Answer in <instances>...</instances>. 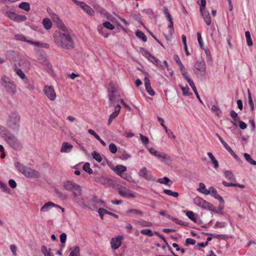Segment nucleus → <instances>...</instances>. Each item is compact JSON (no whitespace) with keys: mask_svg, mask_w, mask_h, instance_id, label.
I'll use <instances>...</instances> for the list:
<instances>
[{"mask_svg":"<svg viewBox=\"0 0 256 256\" xmlns=\"http://www.w3.org/2000/svg\"><path fill=\"white\" fill-rule=\"evenodd\" d=\"M54 41L57 46L66 50H70L74 47V40L68 28L56 31L53 35Z\"/></svg>","mask_w":256,"mask_h":256,"instance_id":"obj_1","label":"nucleus"},{"mask_svg":"<svg viewBox=\"0 0 256 256\" xmlns=\"http://www.w3.org/2000/svg\"><path fill=\"white\" fill-rule=\"evenodd\" d=\"M62 187L64 190L72 193L74 198L78 201V196L82 194V190L78 184L70 180L63 182Z\"/></svg>","mask_w":256,"mask_h":256,"instance_id":"obj_2","label":"nucleus"},{"mask_svg":"<svg viewBox=\"0 0 256 256\" xmlns=\"http://www.w3.org/2000/svg\"><path fill=\"white\" fill-rule=\"evenodd\" d=\"M20 116L18 112L14 111L8 115L7 120L8 126L14 130H18L20 124Z\"/></svg>","mask_w":256,"mask_h":256,"instance_id":"obj_3","label":"nucleus"},{"mask_svg":"<svg viewBox=\"0 0 256 256\" xmlns=\"http://www.w3.org/2000/svg\"><path fill=\"white\" fill-rule=\"evenodd\" d=\"M1 84L7 94L14 95L16 93V85L8 77L2 76L1 78Z\"/></svg>","mask_w":256,"mask_h":256,"instance_id":"obj_4","label":"nucleus"},{"mask_svg":"<svg viewBox=\"0 0 256 256\" xmlns=\"http://www.w3.org/2000/svg\"><path fill=\"white\" fill-rule=\"evenodd\" d=\"M4 137L6 142L12 148L20 150L22 148L20 142L13 134L6 132L4 134Z\"/></svg>","mask_w":256,"mask_h":256,"instance_id":"obj_5","label":"nucleus"},{"mask_svg":"<svg viewBox=\"0 0 256 256\" xmlns=\"http://www.w3.org/2000/svg\"><path fill=\"white\" fill-rule=\"evenodd\" d=\"M194 202L196 206L208 209L211 211H215L216 207L211 204L207 202L200 196H196L194 199Z\"/></svg>","mask_w":256,"mask_h":256,"instance_id":"obj_6","label":"nucleus"},{"mask_svg":"<svg viewBox=\"0 0 256 256\" xmlns=\"http://www.w3.org/2000/svg\"><path fill=\"white\" fill-rule=\"evenodd\" d=\"M5 15L11 20L16 22H24L26 20V16L24 15H19L11 11L6 12Z\"/></svg>","mask_w":256,"mask_h":256,"instance_id":"obj_7","label":"nucleus"},{"mask_svg":"<svg viewBox=\"0 0 256 256\" xmlns=\"http://www.w3.org/2000/svg\"><path fill=\"white\" fill-rule=\"evenodd\" d=\"M5 15L11 20L16 22H24L26 20V16L24 15H19L11 11L6 12Z\"/></svg>","mask_w":256,"mask_h":256,"instance_id":"obj_8","label":"nucleus"},{"mask_svg":"<svg viewBox=\"0 0 256 256\" xmlns=\"http://www.w3.org/2000/svg\"><path fill=\"white\" fill-rule=\"evenodd\" d=\"M194 67L196 69L202 72V74H198L197 72H194V74L198 76V78H199L200 76L202 77L205 76L206 66L205 62L204 60H198L194 65Z\"/></svg>","mask_w":256,"mask_h":256,"instance_id":"obj_9","label":"nucleus"},{"mask_svg":"<svg viewBox=\"0 0 256 256\" xmlns=\"http://www.w3.org/2000/svg\"><path fill=\"white\" fill-rule=\"evenodd\" d=\"M118 194L124 198H134L136 197L135 193L124 186H120L118 188Z\"/></svg>","mask_w":256,"mask_h":256,"instance_id":"obj_10","label":"nucleus"},{"mask_svg":"<svg viewBox=\"0 0 256 256\" xmlns=\"http://www.w3.org/2000/svg\"><path fill=\"white\" fill-rule=\"evenodd\" d=\"M202 194L206 195L210 194L212 197L218 200L220 203H224V199L221 196L217 194V191L214 187L210 186L208 190H204L202 192Z\"/></svg>","mask_w":256,"mask_h":256,"instance_id":"obj_11","label":"nucleus"},{"mask_svg":"<svg viewBox=\"0 0 256 256\" xmlns=\"http://www.w3.org/2000/svg\"><path fill=\"white\" fill-rule=\"evenodd\" d=\"M50 16L52 20L56 24L57 27L60 30H66V27L65 26L64 22L56 14L54 13H52L50 14Z\"/></svg>","mask_w":256,"mask_h":256,"instance_id":"obj_12","label":"nucleus"},{"mask_svg":"<svg viewBox=\"0 0 256 256\" xmlns=\"http://www.w3.org/2000/svg\"><path fill=\"white\" fill-rule=\"evenodd\" d=\"M95 181L106 187H110L112 184V180L110 178H105L103 176H96Z\"/></svg>","mask_w":256,"mask_h":256,"instance_id":"obj_13","label":"nucleus"},{"mask_svg":"<svg viewBox=\"0 0 256 256\" xmlns=\"http://www.w3.org/2000/svg\"><path fill=\"white\" fill-rule=\"evenodd\" d=\"M44 94L50 100H54L56 98V94L52 86H46L44 88Z\"/></svg>","mask_w":256,"mask_h":256,"instance_id":"obj_14","label":"nucleus"},{"mask_svg":"<svg viewBox=\"0 0 256 256\" xmlns=\"http://www.w3.org/2000/svg\"><path fill=\"white\" fill-rule=\"evenodd\" d=\"M122 236H118L116 238H112L110 240V246L112 249H118L122 244Z\"/></svg>","mask_w":256,"mask_h":256,"instance_id":"obj_15","label":"nucleus"},{"mask_svg":"<svg viewBox=\"0 0 256 256\" xmlns=\"http://www.w3.org/2000/svg\"><path fill=\"white\" fill-rule=\"evenodd\" d=\"M142 50L144 51V54L146 58H147L150 60L156 66L160 68H164L163 66L160 64V62L158 58L152 56L147 50H144V49Z\"/></svg>","mask_w":256,"mask_h":256,"instance_id":"obj_16","label":"nucleus"},{"mask_svg":"<svg viewBox=\"0 0 256 256\" xmlns=\"http://www.w3.org/2000/svg\"><path fill=\"white\" fill-rule=\"evenodd\" d=\"M156 157L161 162L167 164H170L172 163V160L170 156L164 152H159Z\"/></svg>","mask_w":256,"mask_h":256,"instance_id":"obj_17","label":"nucleus"},{"mask_svg":"<svg viewBox=\"0 0 256 256\" xmlns=\"http://www.w3.org/2000/svg\"><path fill=\"white\" fill-rule=\"evenodd\" d=\"M109 91V100L110 102V104L112 106L115 105V103L119 100V96L116 92L114 90H108Z\"/></svg>","mask_w":256,"mask_h":256,"instance_id":"obj_18","label":"nucleus"},{"mask_svg":"<svg viewBox=\"0 0 256 256\" xmlns=\"http://www.w3.org/2000/svg\"><path fill=\"white\" fill-rule=\"evenodd\" d=\"M140 176L148 180H152V177L151 174L148 172V170L146 167H144L138 172Z\"/></svg>","mask_w":256,"mask_h":256,"instance_id":"obj_19","label":"nucleus"},{"mask_svg":"<svg viewBox=\"0 0 256 256\" xmlns=\"http://www.w3.org/2000/svg\"><path fill=\"white\" fill-rule=\"evenodd\" d=\"M120 108L121 106H120V104L116 105L114 112H113L110 116L108 120V125H110L112 121L118 116Z\"/></svg>","mask_w":256,"mask_h":256,"instance_id":"obj_20","label":"nucleus"},{"mask_svg":"<svg viewBox=\"0 0 256 256\" xmlns=\"http://www.w3.org/2000/svg\"><path fill=\"white\" fill-rule=\"evenodd\" d=\"M144 82L146 92L150 95L154 96L155 94V92L151 87L149 78L148 77H145Z\"/></svg>","mask_w":256,"mask_h":256,"instance_id":"obj_21","label":"nucleus"},{"mask_svg":"<svg viewBox=\"0 0 256 256\" xmlns=\"http://www.w3.org/2000/svg\"><path fill=\"white\" fill-rule=\"evenodd\" d=\"M98 212L100 214V216L102 220L104 219V214H108V215H110L112 216H113L114 217L116 218H118V214H116L112 212H108L107 210H106L104 208H98Z\"/></svg>","mask_w":256,"mask_h":256,"instance_id":"obj_22","label":"nucleus"},{"mask_svg":"<svg viewBox=\"0 0 256 256\" xmlns=\"http://www.w3.org/2000/svg\"><path fill=\"white\" fill-rule=\"evenodd\" d=\"M79 6L88 14L92 16L94 15V10L84 2L79 3Z\"/></svg>","mask_w":256,"mask_h":256,"instance_id":"obj_23","label":"nucleus"},{"mask_svg":"<svg viewBox=\"0 0 256 256\" xmlns=\"http://www.w3.org/2000/svg\"><path fill=\"white\" fill-rule=\"evenodd\" d=\"M24 176L28 178H38L40 174L38 172L28 167V168L26 170Z\"/></svg>","mask_w":256,"mask_h":256,"instance_id":"obj_24","label":"nucleus"},{"mask_svg":"<svg viewBox=\"0 0 256 256\" xmlns=\"http://www.w3.org/2000/svg\"><path fill=\"white\" fill-rule=\"evenodd\" d=\"M5 56L10 61H14L18 58V54L14 50H8L6 52Z\"/></svg>","mask_w":256,"mask_h":256,"instance_id":"obj_25","label":"nucleus"},{"mask_svg":"<svg viewBox=\"0 0 256 256\" xmlns=\"http://www.w3.org/2000/svg\"><path fill=\"white\" fill-rule=\"evenodd\" d=\"M200 12L206 24L208 26L210 25L211 24V18L208 12L205 9L202 10V11H200Z\"/></svg>","mask_w":256,"mask_h":256,"instance_id":"obj_26","label":"nucleus"},{"mask_svg":"<svg viewBox=\"0 0 256 256\" xmlns=\"http://www.w3.org/2000/svg\"><path fill=\"white\" fill-rule=\"evenodd\" d=\"M73 148V146L67 142H63L62 145L60 152L62 153H68L70 152Z\"/></svg>","mask_w":256,"mask_h":256,"instance_id":"obj_27","label":"nucleus"},{"mask_svg":"<svg viewBox=\"0 0 256 256\" xmlns=\"http://www.w3.org/2000/svg\"><path fill=\"white\" fill-rule=\"evenodd\" d=\"M126 214L129 216H136L138 215L140 216H143V212L138 209H130L128 210L126 212Z\"/></svg>","mask_w":256,"mask_h":256,"instance_id":"obj_28","label":"nucleus"},{"mask_svg":"<svg viewBox=\"0 0 256 256\" xmlns=\"http://www.w3.org/2000/svg\"><path fill=\"white\" fill-rule=\"evenodd\" d=\"M54 206V203L51 202H48L44 204L41 208L40 211L42 212H46L52 208V206Z\"/></svg>","mask_w":256,"mask_h":256,"instance_id":"obj_29","label":"nucleus"},{"mask_svg":"<svg viewBox=\"0 0 256 256\" xmlns=\"http://www.w3.org/2000/svg\"><path fill=\"white\" fill-rule=\"evenodd\" d=\"M14 164L18 170L24 175V174H26V168H28V167L26 166L24 164L18 162L15 163Z\"/></svg>","mask_w":256,"mask_h":256,"instance_id":"obj_30","label":"nucleus"},{"mask_svg":"<svg viewBox=\"0 0 256 256\" xmlns=\"http://www.w3.org/2000/svg\"><path fill=\"white\" fill-rule=\"evenodd\" d=\"M14 164L18 170L24 175V174H26V168H28V167L26 166L24 164L18 162L15 163Z\"/></svg>","mask_w":256,"mask_h":256,"instance_id":"obj_31","label":"nucleus"},{"mask_svg":"<svg viewBox=\"0 0 256 256\" xmlns=\"http://www.w3.org/2000/svg\"><path fill=\"white\" fill-rule=\"evenodd\" d=\"M126 170V168L122 165H118L114 168V171L120 176H122V173Z\"/></svg>","mask_w":256,"mask_h":256,"instance_id":"obj_32","label":"nucleus"},{"mask_svg":"<svg viewBox=\"0 0 256 256\" xmlns=\"http://www.w3.org/2000/svg\"><path fill=\"white\" fill-rule=\"evenodd\" d=\"M168 21L169 22V24L168 25V28L169 29V33L170 36L174 32V24L172 21V18L171 16H168L166 18Z\"/></svg>","mask_w":256,"mask_h":256,"instance_id":"obj_33","label":"nucleus"},{"mask_svg":"<svg viewBox=\"0 0 256 256\" xmlns=\"http://www.w3.org/2000/svg\"><path fill=\"white\" fill-rule=\"evenodd\" d=\"M41 251L44 256H54L51 252V250L50 248L48 249L45 246H42Z\"/></svg>","mask_w":256,"mask_h":256,"instance_id":"obj_34","label":"nucleus"},{"mask_svg":"<svg viewBox=\"0 0 256 256\" xmlns=\"http://www.w3.org/2000/svg\"><path fill=\"white\" fill-rule=\"evenodd\" d=\"M42 24L46 30H50L52 26V22L48 18H45L43 20Z\"/></svg>","mask_w":256,"mask_h":256,"instance_id":"obj_35","label":"nucleus"},{"mask_svg":"<svg viewBox=\"0 0 256 256\" xmlns=\"http://www.w3.org/2000/svg\"><path fill=\"white\" fill-rule=\"evenodd\" d=\"M18 8L26 12L30 10V4L27 2H22L18 5Z\"/></svg>","mask_w":256,"mask_h":256,"instance_id":"obj_36","label":"nucleus"},{"mask_svg":"<svg viewBox=\"0 0 256 256\" xmlns=\"http://www.w3.org/2000/svg\"><path fill=\"white\" fill-rule=\"evenodd\" d=\"M211 110L214 112L216 116L220 117L222 114V111L220 108L216 105H212L211 108Z\"/></svg>","mask_w":256,"mask_h":256,"instance_id":"obj_37","label":"nucleus"},{"mask_svg":"<svg viewBox=\"0 0 256 256\" xmlns=\"http://www.w3.org/2000/svg\"><path fill=\"white\" fill-rule=\"evenodd\" d=\"M207 154H208V156H209V158H210V159L211 160L212 164H214V168H217L218 167V160L216 159V158L213 156L212 153L208 152Z\"/></svg>","mask_w":256,"mask_h":256,"instance_id":"obj_38","label":"nucleus"},{"mask_svg":"<svg viewBox=\"0 0 256 256\" xmlns=\"http://www.w3.org/2000/svg\"><path fill=\"white\" fill-rule=\"evenodd\" d=\"M224 175L227 180L236 181L235 178L232 172L230 170H226L224 172Z\"/></svg>","mask_w":256,"mask_h":256,"instance_id":"obj_39","label":"nucleus"},{"mask_svg":"<svg viewBox=\"0 0 256 256\" xmlns=\"http://www.w3.org/2000/svg\"><path fill=\"white\" fill-rule=\"evenodd\" d=\"M244 158L246 159V160L248 162H249L250 164H252V165H254V166H256V161H255L250 156L247 154V153H244Z\"/></svg>","mask_w":256,"mask_h":256,"instance_id":"obj_40","label":"nucleus"},{"mask_svg":"<svg viewBox=\"0 0 256 256\" xmlns=\"http://www.w3.org/2000/svg\"><path fill=\"white\" fill-rule=\"evenodd\" d=\"M137 224H138L140 226L144 227H149L152 226V223L142 220H138L137 222Z\"/></svg>","mask_w":256,"mask_h":256,"instance_id":"obj_41","label":"nucleus"},{"mask_svg":"<svg viewBox=\"0 0 256 256\" xmlns=\"http://www.w3.org/2000/svg\"><path fill=\"white\" fill-rule=\"evenodd\" d=\"M207 235H209L214 238H222L223 240H226L228 238V236L225 234H206Z\"/></svg>","mask_w":256,"mask_h":256,"instance_id":"obj_42","label":"nucleus"},{"mask_svg":"<svg viewBox=\"0 0 256 256\" xmlns=\"http://www.w3.org/2000/svg\"><path fill=\"white\" fill-rule=\"evenodd\" d=\"M92 158L98 162H100L102 161V156L99 153L97 152H93L92 154Z\"/></svg>","mask_w":256,"mask_h":256,"instance_id":"obj_43","label":"nucleus"},{"mask_svg":"<svg viewBox=\"0 0 256 256\" xmlns=\"http://www.w3.org/2000/svg\"><path fill=\"white\" fill-rule=\"evenodd\" d=\"M136 34L138 38H141L143 42H146V41L147 38L142 32L138 30L136 31Z\"/></svg>","mask_w":256,"mask_h":256,"instance_id":"obj_44","label":"nucleus"},{"mask_svg":"<svg viewBox=\"0 0 256 256\" xmlns=\"http://www.w3.org/2000/svg\"><path fill=\"white\" fill-rule=\"evenodd\" d=\"M28 43H29L32 45H34L36 46H44V48H48V45L47 44H43L40 42H33L31 40H29L28 41Z\"/></svg>","mask_w":256,"mask_h":256,"instance_id":"obj_45","label":"nucleus"},{"mask_svg":"<svg viewBox=\"0 0 256 256\" xmlns=\"http://www.w3.org/2000/svg\"><path fill=\"white\" fill-rule=\"evenodd\" d=\"M14 38L16 40H19V41H22V42H28V41L29 40H28L26 39V37L24 36L22 34H18L15 35Z\"/></svg>","mask_w":256,"mask_h":256,"instance_id":"obj_46","label":"nucleus"},{"mask_svg":"<svg viewBox=\"0 0 256 256\" xmlns=\"http://www.w3.org/2000/svg\"><path fill=\"white\" fill-rule=\"evenodd\" d=\"M180 88L182 94L185 96H189L192 95V93L189 92L190 88L186 86V87H184L182 85H180Z\"/></svg>","mask_w":256,"mask_h":256,"instance_id":"obj_47","label":"nucleus"},{"mask_svg":"<svg viewBox=\"0 0 256 256\" xmlns=\"http://www.w3.org/2000/svg\"><path fill=\"white\" fill-rule=\"evenodd\" d=\"M80 249L78 246H76L74 249L70 252L69 256H80Z\"/></svg>","mask_w":256,"mask_h":256,"instance_id":"obj_48","label":"nucleus"},{"mask_svg":"<svg viewBox=\"0 0 256 256\" xmlns=\"http://www.w3.org/2000/svg\"><path fill=\"white\" fill-rule=\"evenodd\" d=\"M0 188L4 192L8 194L10 193V190L9 188L6 184L4 183L2 181H0Z\"/></svg>","mask_w":256,"mask_h":256,"instance_id":"obj_49","label":"nucleus"},{"mask_svg":"<svg viewBox=\"0 0 256 256\" xmlns=\"http://www.w3.org/2000/svg\"><path fill=\"white\" fill-rule=\"evenodd\" d=\"M164 192L167 195L174 196V198H177L178 196V194L177 192H173L171 190H164Z\"/></svg>","mask_w":256,"mask_h":256,"instance_id":"obj_50","label":"nucleus"},{"mask_svg":"<svg viewBox=\"0 0 256 256\" xmlns=\"http://www.w3.org/2000/svg\"><path fill=\"white\" fill-rule=\"evenodd\" d=\"M84 171L88 172V174H92L93 172L92 170L90 168V164L88 162L86 163L82 168Z\"/></svg>","mask_w":256,"mask_h":256,"instance_id":"obj_51","label":"nucleus"},{"mask_svg":"<svg viewBox=\"0 0 256 256\" xmlns=\"http://www.w3.org/2000/svg\"><path fill=\"white\" fill-rule=\"evenodd\" d=\"M248 104L250 107L252 111H253L254 110V104L252 99L251 96V94H250V91L249 90H248Z\"/></svg>","mask_w":256,"mask_h":256,"instance_id":"obj_52","label":"nucleus"},{"mask_svg":"<svg viewBox=\"0 0 256 256\" xmlns=\"http://www.w3.org/2000/svg\"><path fill=\"white\" fill-rule=\"evenodd\" d=\"M186 216L193 222H196V218L194 213L192 211L186 212Z\"/></svg>","mask_w":256,"mask_h":256,"instance_id":"obj_53","label":"nucleus"},{"mask_svg":"<svg viewBox=\"0 0 256 256\" xmlns=\"http://www.w3.org/2000/svg\"><path fill=\"white\" fill-rule=\"evenodd\" d=\"M156 181L160 184H168L170 182V180L167 177H164L162 178H158Z\"/></svg>","mask_w":256,"mask_h":256,"instance_id":"obj_54","label":"nucleus"},{"mask_svg":"<svg viewBox=\"0 0 256 256\" xmlns=\"http://www.w3.org/2000/svg\"><path fill=\"white\" fill-rule=\"evenodd\" d=\"M141 234L148 236H152L154 234L152 232L150 229H144L142 230L140 232Z\"/></svg>","mask_w":256,"mask_h":256,"instance_id":"obj_55","label":"nucleus"},{"mask_svg":"<svg viewBox=\"0 0 256 256\" xmlns=\"http://www.w3.org/2000/svg\"><path fill=\"white\" fill-rule=\"evenodd\" d=\"M16 74L22 79L24 80L26 78V75L22 70L20 68H16L15 70Z\"/></svg>","mask_w":256,"mask_h":256,"instance_id":"obj_56","label":"nucleus"},{"mask_svg":"<svg viewBox=\"0 0 256 256\" xmlns=\"http://www.w3.org/2000/svg\"><path fill=\"white\" fill-rule=\"evenodd\" d=\"M109 150L112 154H116L117 152V146L114 143H110L108 146Z\"/></svg>","mask_w":256,"mask_h":256,"instance_id":"obj_57","label":"nucleus"},{"mask_svg":"<svg viewBox=\"0 0 256 256\" xmlns=\"http://www.w3.org/2000/svg\"><path fill=\"white\" fill-rule=\"evenodd\" d=\"M102 25L104 27L110 30H112L114 28V26L108 21L104 22Z\"/></svg>","mask_w":256,"mask_h":256,"instance_id":"obj_58","label":"nucleus"},{"mask_svg":"<svg viewBox=\"0 0 256 256\" xmlns=\"http://www.w3.org/2000/svg\"><path fill=\"white\" fill-rule=\"evenodd\" d=\"M140 139L142 142L144 144H148L149 140H148V137L142 135L141 134H140Z\"/></svg>","mask_w":256,"mask_h":256,"instance_id":"obj_59","label":"nucleus"},{"mask_svg":"<svg viewBox=\"0 0 256 256\" xmlns=\"http://www.w3.org/2000/svg\"><path fill=\"white\" fill-rule=\"evenodd\" d=\"M226 222H217L216 223V224H214V228H224L226 226Z\"/></svg>","mask_w":256,"mask_h":256,"instance_id":"obj_60","label":"nucleus"},{"mask_svg":"<svg viewBox=\"0 0 256 256\" xmlns=\"http://www.w3.org/2000/svg\"><path fill=\"white\" fill-rule=\"evenodd\" d=\"M92 202L94 203V204H97L99 206H102L104 204L103 200L97 199L96 198H94L92 200Z\"/></svg>","mask_w":256,"mask_h":256,"instance_id":"obj_61","label":"nucleus"},{"mask_svg":"<svg viewBox=\"0 0 256 256\" xmlns=\"http://www.w3.org/2000/svg\"><path fill=\"white\" fill-rule=\"evenodd\" d=\"M196 242L194 240L190 238H188L186 240L185 245L188 246L190 244L194 245L196 244Z\"/></svg>","mask_w":256,"mask_h":256,"instance_id":"obj_62","label":"nucleus"},{"mask_svg":"<svg viewBox=\"0 0 256 256\" xmlns=\"http://www.w3.org/2000/svg\"><path fill=\"white\" fill-rule=\"evenodd\" d=\"M148 150V152L152 155L155 156H156L159 152L156 150L154 148H147Z\"/></svg>","mask_w":256,"mask_h":256,"instance_id":"obj_63","label":"nucleus"},{"mask_svg":"<svg viewBox=\"0 0 256 256\" xmlns=\"http://www.w3.org/2000/svg\"><path fill=\"white\" fill-rule=\"evenodd\" d=\"M230 116L232 118H234L236 120H237L238 119H239L238 114L233 110H230Z\"/></svg>","mask_w":256,"mask_h":256,"instance_id":"obj_64","label":"nucleus"}]
</instances>
